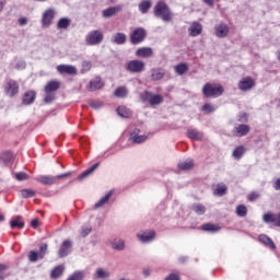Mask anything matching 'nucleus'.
I'll use <instances>...</instances> for the list:
<instances>
[{
	"label": "nucleus",
	"mask_w": 280,
	"mask_h": 280,
	"mask_svg": "<svg viewBox=\"0 0 280 280\" xmlns=\"http://www.w3.org/2000/svg\"><path fill=\"white\" fill-rule=\"evenodd\" d=\"M116 97H126L128 95V90L124 86L117 88L114 92Z\"/></svg>",
	"instance_id": "nucleus-45"
},
{
	"label": "nucleus",
	"mask_w": 280,
	"mask_h": 280,
	"mask_svg": "<svg viewBox=\"0 0 280 280\" xmlns=\"http://www.w3.org/2000/svg\"><path fill=\"white\" fill-rule=\"evenodd\" d=\"M45 255H47V244L40 245L39 252L31 250L28 254V260L34 264L37 259H44Z\"/></svg>",
	"instance_id": "nucleus-8"
},
{
	"label": "nucleus",
	"mask_w": 280,
	"mask_h": 280,
	"mask_svg": "<svg viewBox=\"0 0 280 280\" xmlns=\"http://www.w3.org/2000/svg\"><path fill=\"white\" fill-rule=\"evenodd\" d=\"M110 247L114 250H118V252L126 250V241L124 238H114L110 242Z\"/></svg>",
	"instance_id": "nucleus-18"
},
{
	"label": "nucleus",
	"mask_w": 280,
	"mask_h": 280,
	"mask_svg": "<svg viewBox=\"0 0 280 280\" xmlns=\"http://www.w3.org/2000/svg\"><path fill=\"white\" fill-rule=\"evenodd\" d=\"M192 211H195L197 215H205L207 208L203 205L197 203L192 206Z\"/></svg>",
	"instance_id": "nucleus-43"
},
{
	"label": "nucleus",
	"mask_w": 280,
	"mask_h": 280,
	"mask_svg": "<svg viewBox=\"0 0 280 280\" xmlns=\"http://www.w3.org/2000/svg\"><path fill=\"white\" fill-rule=\"evenodd\" d=\"M259 242H261L262 244H266L267 246H270V248H277V246L275 245V242H272V238H270L266 234H261L259 236Z\"/></svg>",
	"instance_id": "nucleus-38"
},
{
	"label": "nucleus",
	"mask_w": 280,
	"mask_h": 280,
	"mask_svg": "<svg viewBox=\"0 0 280 280\" xmlns=\"http://www.w3.org/2000/svg\"><path fill=\"white\" fill-rule=\"evenodd\" d=\"M189 36L196 37L202 34V24L194 22L188 28Z\"/></svg>",
	"instance_id": "nucleus-17"
},
{
	"label": "nucleus",
	"mask_w": 280,
	"mask_h": 280,
	"mask_svg": "<svg viewBox=\"0 0 280 280\" xmlns=\"http://www.w3.org/2000/svg\"><path fill=\"white\" fill-rule=\"evenodd\" d=\"M121 10H124V7L121 5L110 7L103 10L102 14L104 19H110V16H115V14H118V12H121Z\"/></svg>",
	"instance_id": "nucleus-13"
},
{
	"label": "nucleus",
	"mask_w": 280,
	"mask_h": 280,
	"mask_svg": "<svg viewBox=\"0 0 280 280\" xmlns=\"http://www.w3.org/2000/svg\"><path fill=\"white\" fill-rule=\"evenodd\" d=\"M91 231H93L91 228H82L80 232L81 237H86L91 233Z\"/></svg>",
	"instance_id": "nucleus-53"
},
{
	"label": "nucleus",
	"mask_w": 280,
	"mask_h": 280,
	"mask_svg": "<svg viewBox=\"0 0 280 280\" xmlns=\"http://www.w3.org/2000/svg\"><path fill=\"white\" fill-rule=\"evenodd\" d=\"M21 220V215L15 217V219L10 222L11 229H23V226H25V222Z\"/></svg>",
	"instance_id": "nucleus-37"
},
{
	"label": "nucleus",
	"mask_w": 280,
	"mask_h": 280,
	"mask_svg": "<svg viewBox=\"0 0 280 280\" xmlns=\"http://www.w3.org/2000/svg\"><path fill=\"white\" fill-rule=\"evenodd\" d=\"M244 152H246V149L244 148V147H237L234 151H233V153H232V156L234 158V159H237V160H240V159H242L243 156H244Z\"/></svg>",
	"instance_id": "nucleus-42"
},
{
	"label": "nucleus",
	"mask_w": 280,
	"mask_h": 280,
	"mask_svg": "<svg viewBox=\"0 0 280 280\" xmlns=\"http://www.w3.org/2000/svg\"><path fill=\"white\" fill-rule=\"evenodd\" d=\"M226 185H217V188L214 189L215 196H224L226 194Z\"/></svg>",
	"instance_id": "nucleus-46"
},
{
	"label": "nucleus",
	"mask_w": 280,
	"mask_h": 280,
	"mask_svg": "<svg viewBox=\"0 0 280 280\" xmlns=\"http://www.w3.org/2000/svg\"><path fill=\"white\" fill-rule=\"evenodd\" d=\"M37 183H42V185H55L58 177L56 176H47L40 175L36 178Z\"/></svg>",
	"instance_id": "nucleus-19"
},
{
	"label": "nucleus",
	"mask_w": 280,
	"mask_h": 280,
	"mask_svg": "<svg viewBox=\"0 0 280 280\" xmlns=\"http://www.w3.org/2000/svg\"><path fill=\"white\" fill-rule=\"evenodd\" d=\"M113 196V190H109L103 198L98 200L94 205V209H101V207H104V205H108V200H110V197Z\"/></svg>",
	"instance_id": "nucleus-25"
},
{
	"label": "nucleus",
	"mask_w": 280,
	"mask_h": 280,
	"mask_svg": "<svg viewBox=\"0 0 280 280\" xmlns=\"http://www.w3.org/2000/svg\"><path fill=\"white\" fill-rule=\"evenodd\" d=\"M165 77V72H163L161 69H152L151 70V78L154 81L163 80Z\"/></svg>",
	"instance_id": "nucleus-39"
},
{
	"label": "nucleus",
	"mask_w": 280,
	"mask_h": 280,
	"mask_svg": "<svg viewBox=\"0 0 280 280\" xmlns=\"http://www.w3.org/2000/svg\"><path fill=\"white\" fill-rule=\"evenodd\" d=\"M165 280H180V277L176 273H171L168 277L165 278Z\"/></svg>",
	"instance_id": "nucleus-58"
},
{
	"label": "nucleus",
	"mask_w": 280,
	"mask_h": 280,
	"mask_svg": "<svg viewBox=\"0 0 280 280\" xmlns=\"http://www.w3.org/2000/svg\"><path fill=\"white\" fill-rule=\"evenodd\" d=\"M187 71H189V66H187V63H178L175 66V72L177 75H185Z\"/></svg>",
	"instance_id": "nucleus-35"
},
{
	"label": "nucleus",
	"mask_w": 280,
	"mask_h": 280,
	"mask_svg": "<svg viewBox=\"0 0 280 280\" xmlns=\"http://www.w3.org/2000/svg\"><path fill=\"white\" fill-rule=\"evenodd\" d=\"M150 8H152V2L149 0H143L139 4V10L142 14H148V12H150Z\"/></svg>",
	"instance_id": "nucleus-32"
},
{
	"label": "nucleus",
	"mask_w": 280,
	"mask_h": 280,
	"mask_svg": "<svg viewBox=\"0 0 280 280\" xmlns=\"http://www.w3.org/2000/svg\"><path fill=\"white\" fill-rule=\"evenodd\" d=\"M126 70L130 73H142V71H145V62L141 60H130L126 66Z\"/></svg>",
	"instance_id": "nucleus-6"
},
{
	"label": "nucleus",
	"mask_w": 280,
	"mask_h": 280,
	"mask_svg": "<svg viewBox=\"0 0 280 280\" xmlns=\"http://www.w3.org/2000/svg\"><path fill=\"white\" fill-rule=\"evenodd\" d=\"M102 40H104V34L100 30L91 31L85 36L86 45H100Z\"/></svg>",
	"instance_id": "nucleus-4"
},
{
	"label": "nucleus",
	"mask_w": 280,
	"mask_h": 280,
	"mask_svg": "<svg viewBox=\"0 0 280 280\" xmlns=\"http://www.w3.org/2000/svg\"><path fill=\"white\" fill-rule=\"evenodd\" d=\"M140 98L141 102H149L150 106H159V104H163V96L161 94H153L149 91L142 92Z\"/></svg>",
	"instance_id": "nucleus-3"
},
{
	"label": "nucleus",
	"mask_w": 280,
	"mask_h": 280,
	"mask_svg": "<svg viewBox=\"0 0 280 280\" xmlns=\"http://www.w3.org/2000/svg\"><path fill=\"white\" fill-rule=\"evenodd\" d=\"M63 272H65V266L59 265L51 270L50 277L51 279H60V276L63 275Z\"/></svg>",
	"instance_id": "nucleus-31"
},
{
	"label": "nucleus",
	"mask_w": 280,
	"mask_h": 280,
	"mask_svg": "<svg viewBox=\"0 0 280 280\" xmlns=\"http://www.w3.org/2000/svg\"><path fill=\"white\" fill-rule=\"evenodd\" d=\"M55 18H56V10L47 9L42 15L43 27H49L51 25V23H54Z\"/></svg>",
	"instance_id": "nucleus-9"
},
{
	"label": "nucleus",
	"mask_w": 280,
	"mask_h": 280,
	"mask_svg": "<svg viewBox=\"0 0 280 280\" xmlns=\"http://www.w3.org/2000/svg\"><path fill=\"white\" fill-rule=\"evenodd\" d=\"M38 224H39L38 219H34V220H32V222H31V226H32L33 229H38Z\"/></svg>",
	"instance_id": "nucleus-60"
},
{
	"label": "nucleus",
	"mask_w": 280,
	"mask_h": 280,
	"mask_svg": "<svg viewBox=\"0 0 280 280\" xmlns=\"http://www.w3.org/2000/svg\"><path fill=\"white\" fill-rule=\"evenodd\" d=\"M253 86H255V81L252 78H245L238 82V89L241 91H250Z\"/></svg>",
	"instance_id": "nucleus-14"
},
{
	"label": "nucleus",
	"mask_w": 280,
	"mask_h": 280,
	"mask_svg": "<svg viewBox=\"0 0 280 280\" xmlns=\"http://www.w3.org/2000/svg\"><path fill=\"white\" fill-rule=\"evenodd\" d=\"M21 198H34L36 196V191L30 188H24L20 190Z\"/></svg>",
	"instance_id": "nucleus-40"
},
{
	"label": "nucleus",
	"mask_w": 280,
	"mask_h": 280,
	"mask_svg": "<svg viewBox=\"0 0 280 280\" xmlns=\"http://www.w3.org/2000/svg\"><path fill=\"white\" fill-rule=\"evenodd\" d=\"M30 178V175L25 172L15 173V179L16 180H27Z\"/></svg>",
	"instance_id": "nucleus-48"
},
{
	"label": "nucleus",
	"mask_w": 280,
	"mask_h": 280,
	"mask_svg": "<svg viewBox=\"0 0 280 280\" xmlns=\"http://www.w3.org/2000/svg\"><path fill=\"white\" fill-rule=\"evenodd\" d=\"M187 137L188 139H192L194 141H201L202 132L198 131V129H188Z\"/></svg>",
	"instance_id": "nucleus-26"
},
{
	"label": "nucleus",
	"mask_w": 280,
	"mask_h": 280,
	"mask_svg": "<svg viewBox=\"0 0 280 280\" xmlns=\"http://www.w3.org/2000/svg\"><path fill=\"white\" fill-rule=\"evenodd\" d=\"M58 89H60V82L50 81L45 85L44 91H47L49 93H56V91H58Z\"/></svg>",
	"instance_id": "nucleus-28"
},
{
	"label": "nucleus",
	"mask_w": 280,
	"mask_h": 280,
	"mask_svg": "<svg viewBox=\"0 0 280 280\" xmlns=\"http://www.w3.org/2000/svg\"><path fill=\"white\" fill-rule=\"evenodd\" d=\"M259 198V192H250L247 197V200H249V202H255V200H257Z\"/></svg>",
	"instance_id": "nucleus-51"
},
{
	"label": "nucleus",
	"mask_w": 280,
	"mask_h": 280,
	"mask_svg": "<svg viewBox=\"0 0 280 280\" xmlns=\"http://www.w3.org/2000/svg\"><path fill=\"white\" fill-rule=\"evenodd\" d=\"M273 188L276 191H280V178H277L276 182L273 183Z\"/></svg>",
	"instance_id": "nucleus-59"
},
{
	"label": "nucleus",
	"mask_w": 280,
	"mask_h": 280,
	"mask_svg": "<svg viewBox=\"0 0 280 280\" xmlns=\"http://www.w3.org/2000/svg\"><path fill=\"white\" fill-rule=\"evenodd\" d=\"M4 92L9 95V97H14L16 93H19V83L14 80H9L4 85Z\"/></svg>",
	"instance_id": "nucleus-10"
},
{
	"label": "nucleus",
	"mask_w": 280,
	"mask_h": 280,
	"mask_svg": "<svg viewBox=\"0 0 280 280\" xmlns=\"http://www.w3.org/2000/svg\"><path fill=\"white\" fill-rule=\"evenodd\" d=\"M154 237H156V232L155 231H151L149 233H144L140 236L141 242H143L144 244H148V242H152V240H154Z\"/></svg>",
	"instance_id": "nucleus-36"
},
{
	"label": "nucleus",
	"mask_w": 280,
	"mask_h": 280,
	"mask_svg": "<svg viewBox=\"0 0 280 280\" xmlns=\"http://www.w3.org/2000/svg\"><path fill=\"white\" fill-rule=\"evenodd\" d=\"M179 261H180L182 264H185V261H187V257H180V258H179Z\"/></svg>",
	"instance_id": "nucleus-64"
},
{
	"label": "nucleus",
	"mask_w": 280,
	"mask_h": 280,
	"mask_svg": "<svg viewBox=\"0 0 280 280\" xmlns=\"http://www.w3.org/2000/svg\"><path fill=\"white\" fill-rule=\"evenodd\" d=\"M147 35L148 33L145 32V28L143 27L136 28L130 35L131 45H139V43H143L145 40Z\"/></svg>",
	"instance_id": "nucleus-5"
},
{
	"label": "nucleus",
	"mask_w": 280,
	"mask_h": 280,
	"mask_svg": "<svg viewBox=\"0 0 280 280\" xmlns=\"http://www.w3.org/2000/svg\"><path fill=\"white\" fill-rule=\"evenodd\" d=\"M153 14L156 19H162L164 23H170L174 19V13L170 5L163 1H159L153 8Z\"/></svg>",
	"instance_id": "nucleus-1"
},
{
	"label": "nucleus",
	"mask_w": 280,
	"mask_h": 280,
	"mask_svg": "<svg viewBox=\"0 0 280 280\" xmlns=\"http://www.w3.org/2000/svg\"><path fill=\"white\" fill-rule=\"evenodd\" d=\"M201 110H203L205 113H215V107H213V105L211 104H205L201 107Z\"/></svg>",
	"instance_id": "nucleus-49"
},
{
	"label": "nucleus",
	"mask_w": 280,
	"mask_h": 280,
	"mask_svg": "<svg viewBox=\"0 0 280 280\" xmlns=\"http://www.w3.org/2000/svg\"><path fill=\"white\" fill-rule=\"evenodd\" d=\"M203 2H206L207 5H213V3H215V0H203Z\"/></svg>",
	"instance_id": "nucleus-62"
},
{
	"label": "nucleus",
	"mask_w": 280,
	"mask_h": 280,
	"mask_svg": "<svg viewBox=\"0 0 280 280\" xmlns=\"http://www.w3.org/2000/svg\"><path fill=\"white\" fill-rule=\"evenodd\" d=\"M45 93H46V95L44 97L45 104H51V102H54V100H56V93L47 92V91H45Z\"/></svg>",
	"instance_id": "nucleus-47"
},
{
	"label": "nucleus",
	"mask_w": 280,
	"mask_h": 280,
	"mask_svg": "<svg viewBox=\"0 0 280 280\" xmlns=\"http://www.w3.org/2000/svg\"><path fill=\"white\" fill-rule=\"evenodd\" d=\"M18 23L21 27H24V25H27V23H30V20L27 18H20L18 20Z\"/></svg>",
	"instance_id": "nucleus-54"
},
{
	"label": "nucleus",
	"mask_w": 280,
	"mask_h": 280,
	"mask_svg": "<svg viewBox=\"0 0 280 280\" xmlns=\"http://www.w3.org/2000/svg\"><path fill=\"white\" fill-rule=\"evenodd\" d=\"M12 159H14V155L10 151L3 152L0 155V161H2V163H4V165L12 163Z\"/></svg>",
	"instance_id": "nucleus-34"
},
{
	"label": "nucleus",
	"mask_w": 280,
	"mask_h": 280,
	"mask_svg": "<svg viewBox=\"0 0 280 280\" xmlns=\"http://www.w3.org/2000/svg\"><path fill=\"white\" fill-rule=\"evenodd\" d=\"M71 26V19L69 18H61L57 23V30H69Z\"/></svg>",
	"instance_id": "nucleus-29"
},
{
	"label": "nucleus",
	"mask_w": 280,
	"mask_h": 280,
	"mask_svg": "<svg viewBox=\"0 0 280 280\" xmlns=\"http://www.w3.org/2000/svg\"><path fill=\"white\" fill-rule=\"evenodd\" d=\"M34 100H36V92L28 91L24 94L22 102L26 106H30V104H34Z\"/></svg>",
	"instance_id": "nucleus-24"
},
{
	"label": "nucleus",
	"mask_w": 280,
	"mask_h": 280,
	"mask_svg": "<svg viewBox=\"0 0 280 280\" xmlns=\"http://www.w3.org/2000/svg\"><path fill=\"white\" fill-rule=\"evenodd\" d=\"M229 35V25L222 23L215 26V36L218 38H226Z\"/></svg>",
	"instance_id": "nucleus-16"
},
{
	"label": "nucleus",
	"mask_w": 280,
	"mask_h": 280,
	"mask_svg": "<svg viewBox=\"0 0 280 280\" xmlns=\"http://www.w3.org/2000/svg\"><path fill=\"white\" fill-rule=\"evenodd\" d=\"M224 93V86L220 83H206L202 88V94L206 97H220Z\"/></svg>",
	"instance_id": "nucleus-2"
},
{
	"label": "nucleus",
	"mask_w": 280,
	"mask_h": 280,
	"mask_svg": "<svg viewBox=\"0 0 280 280\" xmlns=\"http://www.w3.org/2000/svg\"><path fill=\"white\" fill-rule=\"evenodd\" d=\"M58 73H67L68 75H78V69L74 66L59 65L57 66Z\"/></svg>",
	"instance_id": "nucleus-12"
},
{
	"label": "nucleus",
	"mask_w": 280,
	"mask_h": 280,
	"mask_svg": "<svg viewBox=\"0 0 280 280\" xmlns=\"http://www.w3.org/2000/svg\"><path fill=\"white\" fill-rule=\"evenodd\" d=\"M262 220L264 222H266V224H270V222H272L276 226H280V212L279 213L268 212L264 214Z\"/></svg>",
	"instance_id": "nucleus-11"
},
{
	"label": "nucleus",
	"mask_w": 280,
	"mask_h": 280,
	"mask_svg": "<svg viewBox=\"0 0 280 280\" xmlns=\"http://www.w3.org/2000/svg\"><path fill=\"white\" fill-rule=\"evenodd\" d=\"M7 268L8 266L0 264V272H3Z\"/></svg>",
	"instance_id": "nucleus-63"
},
{
	"label": "nucleus",
	"mask_w": 280,
	"mask_h": 280,
	"mask_svg": "<svg viewBox=\"0 0 280 280\" xmlns=\"http://www.w3.org/2000/svg\"><path fill=\"white\" fill-rule=\"evenodd\" d=\"M97 167H100V163H95L90 168L85 170L81 175L78 176V180H84V178L91 176V174H93Z\"/></svg>",
	"instance_id": "nucleus-27"
},
{
	"label": "nucleus",
	"mask_w": 280,
	"mask_h": 280,
	"mask_svg": "<svg viewBox=\"0 0 280 280\" xmlns=\"http://www.w3.org/2000/svg\"><path fill=\"white\" fill-rule=\"evenodd\" d=\"M95 279L106 280L110 279V271L104 268H97L94 273Z\"/></svg>",
	"instance_id": "nucleus-20"
},
{
	"label": "nucleus",
	"mask_w": 280,
	"mask_h": 280,
	"mask_svg": "<svg viewBox=\"0 0 280 280\" xmlns=\"http://www.w3.org/2000/svg\"><path fill=\"white\" fill-rule=\"evenodd\" d=\"M178 170H182V172H189L194 170V160H186L185 162H180L178 164Z\"/></svg>",
	"instance_id": "nucleus-30"
},
{
	"label": "nucleus",
	"mask_w": 280,
	"mask_h": 280,
	"mask_svg": "<svg viewBox=\"0 0 280 280\" xmlns=\"http://www.w3.org/2000/svg\"><path fill=\"white\" fill-rule=\"evenodd\" d=\"M247 214L248 208H246V206L240 205L236 207V215H238V218H246Z\"/></svg>",
	"instance_id": "nucleus-41"
},
{
	"label": "nucleus",
	"mask_w": 280,
	"mask_h": 280,
	"mask_svg": "<svg viewBox=\"0 0 280 280\" xmlns=\"http://www.w3.org/2000/svg\"><path fill=\"white\" fill-rule=\"evenodd\" d=\"M113 43L116 45H124L127 40L126 34L124 33H117L116 35L113 36Z\"/></svg>",
	"instance_id": "nucleus-33"
},
{
	"label": "nucleus",
	"mask_w": 280,
	"mask_h": 280,
	"mask_svg": "<svg viewBox=\"0 0 280 280\" xmlns=\"http://www.w3.org/2000/svg\"><path fill=\"white\" fill-rule=\"evenodd\" d=\"M102 86H104V82H102V79L96 78V79L90 81L88 89L90 91H100V89H102Z\"/></svg>",
	"instance_id": "nucleus-23"
},
{
	"label": "nucleus",
	"mask_w": 280,
	"mask_h": 280,
	"mask_svg": "<svg viewBox=\"0 0 280 280\" xmlns=\"http://www.w3.org/2000/svg\"><path fill=\"white\" fill-rule=\"evenodd\" d=\"M202 231H210L211 233H217V231H220V226L211 223H206L201 226Z\"/></svg>",
	"instance_id": "nucleus-44"
},
{
	"label": "nucleus",
	"mask_w": 280,
	"mask_h": 280,
	"mask_svg": "<svg viewBox=\"0 0 280 280\" xmlns=\"http://www.w3.org/2000/svg\"><path fill=\"white\" fill-rule=\"evenodd\" d=\"M25 67H26L25 61H19V62L16 63V69H25Z\"/></svg>",
	"instance_id": "nucleus-61"
},
{
	"label": "nucleus",
	"mask_w": 280,
	"mask_h": 280,
	"mask_svg": "<svg viewBox=\"0 0 280 280\" xmlns=\"http://www.w3.org/2000/svg\"><path fill=\"white\" fill-rule=\"evenodd\" d=\"M148 139V136H133V143H143Z\"/></svg>",
	"instance_id": "nucleus-50"
},
{
	"label": "nucleus",
	"mask_w": 280,
	"mask_h": 280,
	"mask_svg": "<svg viewBox=\"0 0 280 280\" xmlns=\"http://www.w3.org/2000/svg\"><path fill=\"white\" fill-rule=\"evenodd\" d=\"M116 112H117V115H119V117H122L124 119H128L129 117H132V110H130V108L126 106H118Z\"/></svg>",
	"instance_id": "nucleus-22"
},
{
	"label": "nucleus",
	"mask_w": 280,
	"mask_h": 280,
	"mask_svg": "<svg viewBox=\"0 0 280 280\" xmlns=\"http://www.w3.org/2000/svg\"><path fill=\"white\" fill-rule=\"evenodd\" d=\"M72 172H67L60 175L55 176V178H57V180H60V178H67L69 176H71Z\"/></svg>",
	"instance_id": "nucleus-56"
},
{
	"label": "nucleus",
	"mask_w": 280,
	"mask_h": 280,
	"mask_svg": "<svg viewBox=\"0 0 280 280\" xmlns=\"http://www.w3.org/2000/svg\"><path fill=\"white\" fill-rule=\"evenodd\" d=\"M136 56H138V58H152V56H154V50L150 47L138 48Z\"/></svg>",
	"instance_id": "nucleus-15"
},
{
	"label": "nucleus",
	"mask_w": 280,
	"mask_h": 280,
	"mask_svg": "<svg viewBox=\"0 0 280 280\" xmlns=\"http://www.w3.org/2000/svg\"><path fill=\"white\" fill-rule=\"evenodd\" d=\"M71 250H73V241L65 240L59 247L58 257L60 259L68 257V255H71Z\"/></svg>",
	"instance_id": "nucleus-7"
},
{
	"label": "nucleus",
	"mask_w": 280,
	"mask_h": 280,
	"mask_svg": "<svg viewBox=\"0 0 280 280\" xmlns=\"http://www.w3.org/2000/svg\"><path fill=\"white\" fill-rule=\"evenodd\" d=\"M91 67H93L91 61H83L82 62V71H91Z\"/></svg>",
	"instance_id": "nucleus-52"
},
{
	"label": "nucleus",
	"mask_w": 280,
	"mask_h": 280,
	"mask_svg": "<svg viewBox=\"0 0 280 280\" xmlns=\"http://www.w3.org/2000/svg\"><path fill=\"white\" fill-rule=\"evenodd\" d=\"M236 137H246L250 132V127L248 125H238L235 127Z\"/></svg>",
	"instance_id": "nucleus-21"
},
{
	"label": "nucleus",
	"mask_w": 280,
	"mask_h": 280,
	"mask_svg": "<svg viewBox=\"0 0 280 280\" xmlns=\"http://www.w3.org/2000/svg\"><path fill=\"white\" fill-rule=\"evenodd\" d=\"M142 275L145 279H148V277H150L152 275V269L150 268H143L142 269Z\"/></svg>",
	"instance_id": "nucleus-55"
},
{
	"label": "nucleus",
	"mask_w": 280,
	"mask_h": 280,
	"mask_svg": "<svg viewBox=\"0 0 280 280\" xmlns=\"http://www.w3.org/2000/svg\"><path fill=\"white\" fill-rule=\"evenodd\" d=\"M91 108H94L97 110L98 108H102V103L91 102L90 103Z\"/></svg>",
	"instance_id": "nucleus-57"
}]
</instances>
